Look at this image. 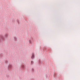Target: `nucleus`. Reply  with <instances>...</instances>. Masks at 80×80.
<instances>
[{"label": "nucleus", "mask_w": 80, "mask_h": 80, "mask_svg": "<svg viewBox=\"0 0 80 80\" xmlns=\"http://www.w3.org/2000/svg\"><path fill=\"white\" fill-rule=\"evenodd\" d=\"M34 57V54H33V55H32V57H31V58H33Z\"/></svg>", "instance_id": "f257e3e1"}, {"label": "nucleus", "mask_w": 80, "mask_h": 80, "mask_svg": "<svg viewBox=\"0 0 80 80\" xmlns=\"http://www.w3.org/2000/svg\"><path fill=\"white\" fill-rule=\"evenodd\" d=\"M33 63H34V62L33 61H31V64H33Z\"/></svg>", "instance_id": "f03ea898"}, {"label": "nucleus", "mask_w": 80, "mask_h": 80, "mask_svg": "<svg viewBox=\"0 0 80 80\" xmlns=\"http://www.w3.org/2000/svg\"><path fill=\"white\" fill-rule=\"evenodd\" d=\"M11 65H10L9 66H8V68H11Z\"/></svg>", "instance_id": "7ed1b4c3"}, {"label": "nucleus", "mask_w": 80, "mask_h": 80, "mask_svg": "<svg viewBox=\"0 0 80 80\" xmlns=\"http://www.w3.org/2000/svg\"><path fill=\"white\" fill-rule=\"evenodd\" d=\"M8 62L7 61H6V62Z\"/></svg>", "instance_id": "20e7f679"}, {"label": "nucleus", "mask_w": 80, "mask_h": 80, "mask_svg": "<svg viewBox=\"0 0 80 80\" xmlns=\"http://www.w3.org/2000/svg\"><path fill=\"white\" fill-rule=\"evenodd\" d=\"M7 36V35H6V36Z\"/></svg>", "instance_id": "39448f33"}, {"label": "nucleus", "mask_w": 80, "mask_h": 80, "mask_svg": "<svg viewBox=\"0 0 80 80\" xmlns=\"http://www.w3.org/2000/svg\"><path fill=\"white\" fill-rule=\"evenodd\" d=\"M22 67H23V66H22Z\"/></svg>", "instance_id": "423d86ee"}]
</instances>
